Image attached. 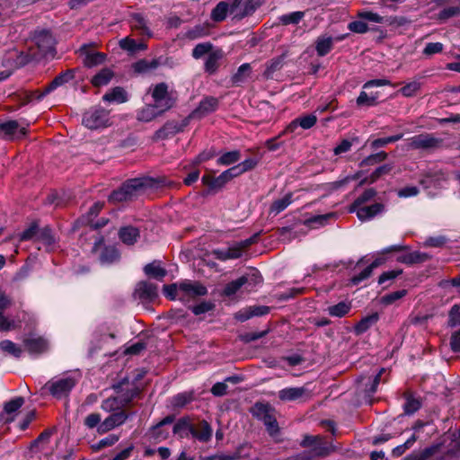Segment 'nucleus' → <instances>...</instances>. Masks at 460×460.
Returning a JSON list of instances; mask_svg holds the SVG:
<instances>
[{"label": "nucleus", "mask_w": 460, "mask_h": 460, "mask_svg": "<svg viewBox=\"0 0 460 460\" xmlns=\"http://www.w3.org/2000/svg\"><path fill=\"white\" fill-rule=\"evenodd\" d=\"M77 380L72 376L63 377L57 380L49 381L46 387L49 393L56 398L66 396L75 386Z\"/></svg>", "instance_id": "obj_8"}, {"label": "nucleus", "mask_w": 460, "mask_h": 460, "mask_svg": "<svg viewBox=\"0 0 460 460\" xmlns=\"http://www.w3.org/2000/svg\"><path fill=\"white\" fill-rule=\"evenodd\" d=\"M99 260L103 265L113 264L119 261V252L114 246L104 247L100 254Z\"/></svg>", "instance_id": "obj_33"}, {"label": "nucleus", "mask_w": 460, "mask_h": 460, "mask_svg": "<svg viewBox=\"0 0 460 460\" xmlns=\"http://www.w3.org/2000/svg\"><path fill=\"white\" fill-rule=\"evenodd\" d=\"M21 326L20 321L9 320L0 312V331L7 332Z\"/></svg>", "instance_id": "obj_61"}, {"label": "nucleus", "mask_w": 460, "mask_h": 460, "mask_svg": "<svg viewBox=\"0 0 460 460\" xmlns=\"http://www.w3.org/2000/svg\"><path fill=\"white\" fill-rule=\"evenodd\" d=\"M383 369L376 375L373 378L372 377H361L359 382L362 384L363 386H365L364 391L367 394V395L371 396L373 394L376 393L377 386L380 383L381 374Z\"/></svg>", "instance_id": "obj_40"}, {"label": "nucleus", "mask_w": 460, "mask_h": 460, "mask_svg": "<svg viewBox=\"0 0 460 460\" xmlns=\"http://www.w3.org/2000/svg\"><path fill=\"white\" fill-rule=\"evenodd\" d=\"M123 407H125V405L122 402L119 395L109 397L103 400L101 404V408L106 412H116L119 411H123Z\"/></svg>", "instance_id": "obj_38"}, {"label": "nucleus", "mask_w": 460, "mask_h": 460, "mask_svg": "<svg viewBox=\"0 0 460 460\" xmlns=\"http://www.w3.org/2000/svg\"><path fill=\"white\" fill-rule=\"evenodd\" d=\"M377 98V93H372L368 95L366 92L362 91L360 92L356 102L358 106H374L376 104Z\"/></svg>", "instance_id": "obj_55"}, {"label": "nucleus", "mask_w": 460, "mask_h": 460, "mask_svg": "<svg viewBox=\"0 0 460 460\" xmlns=\"http://www.w3.org/2000/svg\"><path fill=\"white\" fill-rule=\"evenodd\" d=\"M82 123L92 130L110 127L111 125L110 112L101 106L92 107L84 113Z\"/></svg>", "instance_id": "obj_5"}, {"label": "nucleus", "mask_w": 460, "mask_h": 460, "mask_svg": "<svg viewBox=\"0 0 460 460\" xmlns=\"http://www.w3.org/2000/svg\"><path fill=\"white\" fill-rule=\"evenodd\" d=\"M131 24L132 27L136 30H138L141 34L147 35L148 37L152 36V32L147 27L146 22L141 14H134L132 16Z\"/></svg>", "instance_id": "obj_47"}, {"label": "nucleus", "mask_w": 460, "mask_h": 460, "mask_svg": "<svg viewBox=\"0 0 460 460\" xmlns=\"http://www.w3.org/2000/svg\"><path fill=\"white\" fill-rule=\"evenodd\" d=\"M119 47L130 54H135L138 51L146 49L147 46L143 42H137L135 40L125 37L119 42Z\"/></svg>", "instance_id": "obj_34"}, {"label": "nucleus", "mask_w": 460, "mask_h": 460, "mask_svg": "<svg viewBox=\"0 0 460 460\" xmlns=\"http://www.w3.org/2000/svg\"><path fill=\"white\" fill-rule=\"evenodd\" d=\"M384 206L380 203H375L370 206H359L356 208V214L359 220L367 221L382 213Z\"/></svg>", "instance_id": "obj_18"}, {"label": "nucleus", "mask_w": 460, "mask_h": 460, "mask_svg": "<svg viewBox=\"0 0 460 460\" xmlns=\"http://www.w3.org/2000/svg\"><path fill=\"white\" fill-rule=\"evenodd\" d=\"M164 111H161V109L156 107L155 104H148L137 111V118L140 121L149 122L155 118L162 115Z\"/></svg>", "instance_id": "obj_26"}, {"label": "nucleus", "mask_w": 460, "mask_h": 460, "mask_svg": "<svg viewBox=\"0 0 460 460\" xmlns=\"http://www.w3.org/2000/svg\"><path fill=\"white\" fill-rule=\"evenodd\" d=\"M24 403V399L22 397H16L10 402L4 403V411L7 414L13 413L17 411Z\"/></svg>", "instance_id": "obj_62"}, {"label": "nucleus", "mask_w": 460, "mask_h": 460, "mask_svg": "<svg viewBox=\"0 0 460 460\" xmlns=\"http://www.w3.org/2000/svg\"><path fill=\"white\" fill-rule=\"evenodd\" d=\"M284 59H285V56L282 55V56L277 57V58L270 60L267 63L266 69L263 73L264 77L267 79L272 78L273 74L276 71H279L282 68V66L284 65Z\"/></svg>", "instance_id": "obj_44"}, {"label": "nucleus", "mask_w": 460, "mask_h": 460, "mask_svg": "<svg viewBox=\"0 0 460 460\" xmlns=\"http://www.w3.org/2000/svg\"><path fill=\"white\" fill-rule=\"evenodd\" d=\"M386 157H387V154L384 151H381L376 154L370 155L367 157H366L365 159H363L360 165L361 166L373 165V164H376L377 163H380V162L385 160Z\"/></svg>", "instance_id": "obj_60"}, {"label": "nucleus", "mask_w": 460, "mask_h": 460, "mask_svg": "<svg viewBox=\"0 0 460 460\" xmlns=\"http://www.w3.org/2000/svg\"><path fill=\"white\" fill-rule=\"evenodd\" d=\"M333 47V38L331 36H320L315 41V49L319 57L327 55Z\"/></svg>", "instance_id": "obj_35"}, {"label": "nucleus", "mask_w": 460, "mask_h": 460, "mask_svg": "<svg viewBox=\"0 0 460 460\" xmlns=\"http://www.w3.org/2000/svg\"><path fill=\"white\" fill-rule=\"evenodd\" d=\"M251 70L252 68L250 64L244 63L241 65L232 77L233 83L239 84L245 82L251 74Z\"/></svg>", "instance_id": "obj_48"}, {"label": "nucleus", "mask_w": 460, "mask_h": 460, "mask_svg": "<svg viewBox=\"0 0 460 460\" xmlns=\"http://www.w3.org/2000/svg\"><path fill=\"white\" fill-rule=\"evenodd\" d=\"M304 396H309V392L305 387H288L279 392V398L281 401H296Z\"/></svg>", "instance_id": "obj_21"}, {"label": "nucleus", "mask_w": 460, "mask_h": 460, "mask_svg": "<svg viewBox=\"0 0 460 460\" xmlns=\"http://www.w3.org/2000/svg\"><path fill=\"white\" fill-rule=\"evenodd\" d=\"M0 349L16 358L22 355V349L18 347L14 342L9 340H4L0 342Z\"/></svg>", "instance_id": "obj_54"}, {"label": "nucleus", "mask_w": 460, "mask_h": 460, "mask_svg": "<svg viewBox=\"0 0 460 460\" xmlns=\"http://www.w3.org/2000/svg\"><path fill=\"white\" fill-rule=\"evenodd\" d=\"M150 178H134L126 181L119 189L113 190L109 200L113 203L129 201L141 195L146 188L152 186Z\"/></svg>", "instance_id": "obj_1"}, {"label": "nucleus", "mask_w": 460, "mask_h": 460, "mask_svg": "<svg viewBox=\"0 0 460 460\" xmlns=\"http://www.w3.org/2000/svg\"><path fill=\"white\" fill-rule=\"evenodd\" d=\"M102 100L108 102L123 103L128 101V95L122 87L117 86L106 93Z\"/></svg>", "instance_id": "obj_30"}, {"label": "nucleus", "mask_w": 460, "mask_h": 460, "mask_svg": "<svg viewBox=\"0 0 460 460\" xmlns=\"http://www.w3.org/2000/svg\"><path fill=\"white\" fill-rule=\"evenodd\" d=\"M128 385V379L123 378L120 382L113 385V389L120 396L124 405H128L134 398L140 394V388L134 385L132 388L125 389L124 386Z\"/></svg>", "instance_id": "obj_14"}, {"label": "nucleus", "mask_w": 460, "mask_h": 460, "mask_svg": "<svg viewBox=\"0 0 460 460\" xmlns=\"http://www.w3.org/2000/svg\"><path fill=\"white\" fill-rule=\"evenodd\" d=\"M75 75V69H67L63 73H60L44 88L42 93L38 95L37 99L40 101L44 96L56 90L58 87H60L65 84L70 82L74 79Z\"/></svg>", "instance_id": "obj_12"}, {"label": "nucleus", "mask_w": 460, "mask_h": 460, "mask_svg": "<svg viewBox=\"0 0 460 460\" xmlns=\"http://www.w3.org/2000/svg\"><path fill=\"white\" fill-rule=\"evenodd\" d=\"M420 88V83L418 81H412L406 84L400 89L401 93L405 97H412Z\"/></svg>", "instance_id": "obj_63"}, {"label": "nucleus", "mask_w": 460, "mask_h": 460, "mask_svg": "<svg viewBox=\"0 0 460 460\" xmlns=\"http://www.w3.org/2000/svg\"><path fill=\"white\" fill-rule=\"evenodd\" d=\"M25 349L31 354H41L48 350L49 342L42 337L31 336L23 341Z\"/></svg>", "instance_id": "obj_16"}, {"label": "nucleus", "mask_w": 460, "mask_h": 460, "mask_svg": "<svg viewBox=\"0 0 460 460\" xmlns=\"http://www.w3.org/2000/svg\"><path fill=\"white\" fill-rule=\"evenodd\" d=\"M351 308L350 303L340 302L337 305L328 307V313L332 316L342 317L346 315Z\"/></svg>", "instance_id": "obj_49"}, {"label": "nucleus", "mask_w": 460, "mask_h": 460, "mask_svg": "<svg viewBox=\"0 0 460 460\" xmlns=\"http://www.w3.org/2000/svg\"><path fill=\"white\" fill-rule=\"evenodd\" d=\"M112 77L113 72L110 68H103L92 78L91 82L95 87H100L108 84Z\"/></svg>", "instance_id": "obj_43"}, {"label": "nucleus", "mask_w": 460, "mask_h": 460, "mask_svg": "<svg viewBox=\"0 0 460 460\" xmlns=\"http://www.w3.org/2000/svg\"><path fill=\"white\" fill-rule=\"evenodd\" d=\"M443 140L433 134L421 133L407 139L410 149L433 151L442 146Z\"/></svg>", "instance_id": "obj_7"}, {"label": "nucleus", "mask_w": 460, "mask_h": 460, "mask_svg": "<svg viewBox=\"0 0 460 460\" xmlns=\"http://www.w3.org/2000/svg\"><path fill=\"white\" fill-rule=\"evenodd\" d=\"M40 230V229L39 228L38 224L36 222H33L31 224V226L27 229H25L20 234L19 240L21 242L29 241V240L36 241L37 235H38Z\"/></svg>", "instance_id": "obj_53"}, {"label": "nucleus", "mask_w": 460, "mask_h": 460, "mask_svg": "<svg viewBox=\"0 0 460 460\" xmlns=\"http://www.w3.org/2000/svg\"><path fill=\"white\" fill-rule=\"evenodd\" d=\"M223 58V52L220 49L210 52L205 62V71L214 74L219 66V61Z\"/></svg>", "instance_id": "obj_36"}, {"label": "nucleus", "mask_w": 460, "mask_h": 460, "mask_svg": "<svg viewBox=\"0 0 460 460\" xmlns=\"http://www.w3.org/2000/svg\"><path fill=\"white\" fill-rule=\"evenodd\" d=\"M193 400V394L190 392H184L178 394L172 400V404L173 407L181 408L184 407L187 403L190 402Z\"/></svg>", "instance_id": "obj_52"}, {"label": "nucleus", "mask_w": 460, "mask_h": 460, "mask_svg": "<svg viewBox=\"0 0 460 460\" xmlns=\"http://www.w3.org/2000/svg\"><path fill=\"white\" fill-rule=\"evenodd\" d=\"M119 237L127 245H133L139 238V230L134 226H124L119 231Z\"/></svg>", "instance_id": "obj_27"}, {"label": "nucleus", "mask_w": 460, "mask_h": 460, "mask_svg": "<svg viewBox=\"0 0 460 460\" xmlns=\"http://www.w3.org/2000/svg\"><path fill=\"white\" fill-rule=\"evenodd\" d=\"M336 218V213L330 212L323 215L313 216L305 220V225L309 226H323L329 223L330 220Z\"/></svg>", "instance_id": "obj_45"}, {"label": "nucleus", "mask_w": 460, "mask_h": 460, "mask_svg": "<svg viewBox=\"0 0 460 460\" xmlns=\"http://www.w3.org/2000/svg\"><path fill=\"white\" fill-rule=\"evenodd\" d=\"M229 10V4L226 2H219L212 10L211 18L215 22H222L226 18Z\"/></svg>", "instance_id": "obj_46"}, {"label": "nucleus", "mask_w": 460, "mask_h": 460, "mask_svg": "<svg viewBox=\"0 0 460 460\" xmlns=\"http://www.w3.org/2000/svg\"><path fill=\"white\" fill-rule=\"evenodd\" d=\"M36 242L40 243L48 252L54 249L56 244V237L52 234L49 226L41 228L37 235Z\"/></svg>", "instance_id": "obj_24"}, {"label": "nucleus", "mask_w": 460, "mask_h": 460, "mask_svg": "<svg viewBox=\"0 0 460 460\" xmlns=\"http://www.w3.org/2000/svg\"><path fill=\"white\" fill-rule=\"evenodd\" d=\"M305 13L301 11L292 12L283 14L279 17V21L284 25L297 24L304 18Z\"/></svg>", "instance_id": "obj_50"}, {"label": "nucleus", "mask_w": 460, "mask_h": 460, "mask_svg": "<svg viewBox=\"0 0 460 460\" xmlns=\"http://www.w3.org/2000/svg\"><path fill=\"white\" fill-rule=\"evenodd\" d=\"M341 263L346 269H349L353 271L349 279V284L352 286H358L365 279H368L374 269L377 268L382 263V259H376L374 261L369 262L367 256L361 257L358 261L353 260L341 261Z\"/></svg>", "instance_id": "obj_2"}, {"label": "nucleus", "mask_w": 460, "mask_h": 460, "mask_svg": "<svg viewBox=\"0 0 460 460\" xmlns=\"http://www.w3.org/2000/svg\"><path fill=\"white\" fill-rule=\"evenodd\" d=\"M218 101L215 97H206L199 104V106L192 111L193 118H200L208 113L215 111L217 109Z\"/></svg>", "instance_id": "obj_17"}, {"label": "nucleus", "mask_w": 460, "mask_h": 460, "mask_svg": "<svg viewBox=\"0 0 460 460\" xmlns=\"http://www.w3.org/2000/svg\"><path fill=\"white\" fill-rule=\"evenodd\" d=\"M143 270L146 277L156 280H162L167 275V270L164 268L163 262L158 260L147 263Z\"/></svg>", "instance_id": "obj_20"}, {"label": "nucleus", "mask_w": 460, "mask_h": 460, "mask_svg": "<svg viewBox=\"0 0 460 460\" xmlns=\"http://www.w3.org/2000/svg\"><path fill=\"white\" fill-rule=\"evenodd\" d=\"M32 41L38 51L31 54V58L40 59L42 58L54 57L56 53V41L49 31L42 30L35 31Z\"/></svg>", "instance_id": "obj_4"}, {"label": "nucleus", "mask_w": 460, "mask_h": 460, "mask_svg": "<svg viewBox=\"0 0 460 460\" xmlns=\"http://www.w3.org/2000/svg\"><path fill=\"white\" fill-rule=\"evenodd\" d=\"M379 320V314L373 313L369 315L363 317L354 327V331L357 334H362L366 332L370 327L377 323Z\"/></svg>", "instance_id": "obj_31"}, {"label": "nucleus", "mask_w": 460, "mask_h": 460, "mask_svg": "<svg viewBox=\"0 0 460 460\" xmlns=\"http://www.w3.org/2000/svg\"><path fill=\"white\" fill-rule=\"evenodd\" d=\"M152 97L154 104L161 109V111H166L174 105V99L168 92V85L165 83H160L155 85Z\"/></svg>", "instance_id": "obj_9"}, {"label": "nucleus", "mask_w": 460, "mask_h": 460, "mask_svg": "<svg viewBox=\"0 0 460 460\" xmlns=\"http://www.w3.org/2000/svg\"><path fill=\"white\" fill-rule=\"evenodd\" d=\"M202 183L208 187L211 190H217L222 189L227 182H229V179L226 174L225 171L221 172L217 177H213L211 175H204L201 179Z\"/></svg>", "instance_id": "obj_23"}, {"label": "nucleus", "mask_w": 460, "mask_h": 460, "mask_svg": "<svg viewBox=\"0 0 460 460\" xmlns=\"http://www.w3.org/2000/svg\"><path fill=\"white\" fill-rule=\"evenodd\" d=\"M292 203V194L288 193L281 199H276L272 202L270 213L278 215L285 210Z\"/></svg>", "instance_id": "obj_42"}, {"label": "nucleus", "mask_w": 460, "mask_h": 460, "mask_svg": "<svg viewBox=\"0 0 460 460\" xmlns=\"http://www.w3.org/2000/svg\"><path fill=\"white\" fill-rule=\"evenodd\" d=\"M193 424L187 417L181 418L173 426L172 431L180 438H187L191 435Z\"/></svg>", "instance_id": "obj_32"}, {"label": "nucleus", "mask_w": 460, "mask_h": 460, "mask_svg": "<svg viewBox=\"0 0 460 460\" xmlns=\"http://www.w3.org/2000/svg\"><path fill=\"white\" fill-rule=\"evenodd\" d=\"M102 206L103 204L101 203V202H95L90 208H89V211L87 213L86 216H84L82 217V218L80 219L82 221L83 224L84 225H92L93 224V220L95 217H97V215L99 214V212L101 211V209L102 208Z\"/></svg>", "instance_id": "obj_57"}, {"label": "nucleus", "mask_w": 460, "mask_h": 460, "mask_svg": "<svg viewBox=\"0 0 460 460\" xmlns=\"http://www.w3.org/2000/svg\"><path fill=\"white\" fill-rule=\"evenodd\" d=\"M460 15V6H449L442 9L438 13V19L441 21H446L449 18L456 17Z\"/></svg>", "instance_id": "obj_64"}, {"label": "nucleus", "mask_w": 460, "mask_h": 460, "mask_svg": "<svg viewBox=\"0 0 460 460\" xmlns=\"http://www.w3.org/2000/svg\"><path fill=\"white\" fill-rule=\"evenodd\" d=\"M263 283V278L261 272L255 268L246 269L242 275L233 280L227 288H242L261 286Z\"/></svg>", "instance_id": "obj_11"}, {"label": "nucleus", "mask_w": 460, "mask_h": 460, "mask_svg": "<svg viewBox=\"0 0 460 460\" xmlns=\"http://www.w3.org/2000/svg\"><path fill=\"white\" fill-rule=\"evenodd\" d=\"M132 296L135 300L146 304L153 302L158 294L156 289H135Z\"/></svg>", "instance_id": "obj_41"}, {"label": "nucleus", "mask_w": 460, "mask_h": 460, "mask_svg": "<svg viewBox=\"0 0 460 460\" xmlns=\"http://www.w3.org/2000/svg\"><path fill=\"white\" fill-rule=\"evenodd\" d=\"M81 51L84 54V63L88 67L100 65L105 60V54L90 50L86 46L81 48Z\"/></svg>", "instance_id": "obj_25"}, {"label": "nucleus", "mask_w": 460, "mask_h": 460, "mask_svg": "<svg viewBox=\"0 0 460 460\" xmlns=\"http://www.w3.org/2000/svg\"><path fill=\"white\" fill-rule=\"evenodd\" d=\"M212 44L209 42L199 43L195 46L192 50V57L196 59L202 58L206 54H209L212 49Z\"/></svg>", "instance_id": "obj_59"}, {"label": "nucleus", "mask_w": 460, "mask_h": 460, "mask_svg": "<svg viewBox=\"0 0 460 460\" xmlns=\"http://www.w3.org/2000/svg\"><path fill=\"white\" fill-rule=\"evenodd\" d=\"M182 127L177 121L172 120L166 122L160 129L156 131V137L158 138H166L170 136L180 132Z\"/></svg>", "instance_id": "obj_37"}, {"label": "nucleus", "mask_w": 460, "mask_h": 460, "mask_svg": "<svg viewBox=\"0 0 460 460\" xmlns=\"http://www.w3.org/2000/svg\"><path fill=\"white\" fill-rule=\"evenodd\" d=\"M252 414L264 423L268 432L271 436L279 433V425L275 417V411L270 406L264 403H256L252 408Z\"/></svg>", "instance_id": "obj_6"}, {"label": "nucleus", "mask_w": 460, "mask_h": 460, "mask_svg": "<svg viewBox=\"0 0 460 460\" xmlns=\"http://www.w3.org/2000/svg\"><path fill=\"white\" fill-rule=\"evenodd\" d=\"M376 195L374 189L366 190L360 196H358L351 205L350 211H356V208L364 205L366 202L371 200Z\"/></svg>", "instance_id": "obj_51"}, {"label": "nucleus", "mask_w": 460, "mask_h": 460, "mask_svg": "<svg viewBox=\"0 0 460 460\" xmlns=\"http://www.w3.org/2000/svg\"><path fill=\"white\" fill-rule=\"evenodd\" d=\"M406 402L403 405L404 412L406 414H412L417 411L420 407V402L412 397L411 394H405Z\"/></svg>", "instance_id": "obj_58"}, {"label": "nucleus", "mask_w": 460, "mask_h": 460, "mask_svg": "<svg viewBox=\"0 0 460 460\" xmlns=\"http://www.w3.org/2000/svg\"><path fill=\"white\" fill-rule=\"evenodd\" d=\"M161 65L159 58L152 60L140 59L135 62L132 66L134 72L138 74H145L156 69Z\"/></svg>", "instance_id": "obj_28"}, {"label": "nucleus", "mask_w": 460, "mask_h": 460, "mask_svg": "<svg viewBox=\"0 0 460 460\" xmlns=\"http://www.w3.org/2000/svg\"><path fill=\"white\" fill-rule=\"evenodd\" d=\"M322 440L319 436L305 435L301 442L304 447H314L313 454L316 456H325L329 454V449L322 446L319 442Z\"/></svg>", "instance_id": "obj_19"}, {"label": "nucleus", "mask_w": 460, "mask_h": 460, "mask_svg": "<svg viewBox=\"0 0 460 460\" xmlns=\"http://www.w3.org/2000/svg\"><path fill=\"white\" fill-rule=\"evenodd\" d=\"M212 428L206 420L192 427L191 436L201 442H208L212 437Z\"/></svg>", "instance_id": "obj_22"}, {"label": "nucleus", "mask_w": 460, "mask_h": 460, "mask_svg": "<svg viewBox=\"0 0 460 460\" xmlns=\"http://www.w3.org/2000/svg\"><path fill=\"white\" fill-rule=\"evenodd\" d=\"M207 294V289H201V291H184L180 292V299L183 305H190L191 301H194L197 297Z\"/></svg>", "instance_id": "obj_56"}, {"label": "nucleus", "mask_w": 460, "mask_h": 460, "mask_svg": "<svg viewBox=\"0 0 460 460\" xmlns=\"http://www.w3.org/2000/svg\"><path fill=\"white\" fill-rule=\"evenodd\" d=\"M128 418V415L124 411L113 412L98 426L97 430L101 434L106 433L124 424Z\"/></svg>", "instance_id": "obj_13"}, {"label": "nucleus", "mask_w": 460, "mask_h": 460, "mask_svg": "<svg viewBox=\"0 0 460 460\" xmlns=\"http://www.w3.org/2000/svg\"><path fill=\"white\" fill-rule=\"evenodd\" d=\"M317 122V116L314 113L305 114L296 118L286 128L285 132L293 133L300 127L303 129L312 128Z\"/></svg>", "instance_id": "obj_15"}, {"label": "nucleus", "mask_w": 460, "mask_h": 460, "mask_svg": "<svg viewBox=\"0 0 460 460\" xmlns=\"http://www.w3.org/2000/svg\"><path fill=\"white\" fill-rule=\"evenodd\" d=\"M27 129L16 120L0 121V138L15 140L24 137Z\"/></svg>", "instance_id": "obj_10"}, {"label": "nucleus", "mask_w": 460, "mask_h": 460, "mask_svg": "<svg viewBox=\"0 0 460 460\" xmlns=\"http://www.w3.org/2000/svg\"><path fill=\"white\" fill-rule=\"evenodd\" d=\"M429 258V256L427 253L416 251L398 256L397 261L408 265H412L415 263L424 262Z\"/></svg>", "instance_id": "obj_29"}, {"label": "nucleus", "mask_w": 460, "mask_h": 460, "mask_svg": "<svg viewBox=\"0 0 460 460\" xmlns=\"http://www.w3.org/2000/svg\"><path fill=\"white\" fill-rule=\"evenodd\" d=\"M260 233H255L251 237L239 242H234L226 247L217 248L211 251V254L219 261L236 260L246 253L249 247L257 243Z\"/></svg>", "instance_id": "obj_3"}, {"label": "nucleus", "mask_w": 460, "mask_h": 460, "mask_svg": "<svg viewBox=\"0 0 460 460\" xmlns=\"http://www.w3.org/2000/svg\"><path fill=\"white\" fill-rule=\"evenodd\" d=\"M241 159V152L239 150H232L222 153L217 160V165L229 166L234 164Z\"/></svg>", "instance_id": "obj_39"}]
</instances>
